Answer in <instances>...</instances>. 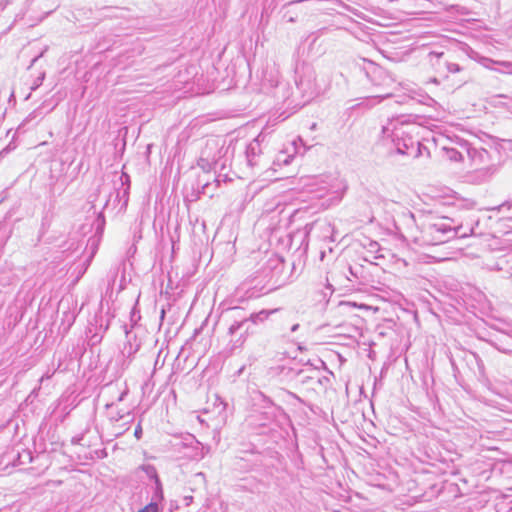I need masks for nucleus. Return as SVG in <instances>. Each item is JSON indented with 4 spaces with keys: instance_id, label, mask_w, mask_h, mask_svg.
<instances>
[{
    "instance_id": "nucleus-1",
    "label": "nucleus",
    "mask_w": 512,
    "mask_h": 512,
    "mask_svg": "<svg viewBox=\"0 0 512 512\" xmlns=\"http://www.w3.org/2000/svg\"><path fill=\"white\" fill-rule=\"evenodd\" d=\"M420 127L415 123L399 117L388 119L381 130V138L385 144L392 145L401 155L420 157L423 155L422 145L418 139Z\"/></svg>"
},
{
    "instance_id": "nucleus-2",
    "label": "nucleus",
    "mask_w": 512,
    "mask_h": 512,
    "mask_svg": "<svg viewBox=\"0 0 512 512\" xmlns=\"http://www.w3.org/2000/svg\"><path fill=\"white\" fill-rule=\"evenodd\" d=\"M463 230L462 225H456L449 217H430L426 219L420 229V235L415 237V242L422 246L440 245L455 237L464 238L474 234V227Z\"/></svg>"
},
{
    "instance_id": "nucleus-3",
    "label": "nucleus",
    "mask_w": 512,
    "mask_h": 512,
    "mask_svg": "<svg viewBox=\"0 0 512 512\" xmlns=\"http://www.w3.org/2000/svg\"><path fill=\"white\" fill-rule=\"evenodd\" d=\"M277 311L278 309H263L259 312L250 314L248 318L234 321L228 329V334L231 336L230 350L234 351L235 349L242 347V345L245 343L248 335L252 333L250 330V323L254 325L262 324L269 318L270 315Z\"/></svg>"
},
{
    "instance_id": "nucleus-4",
    "label": "nucleus",
    "mask_w": 512,
    "mask_h": 512,
    "mask_svg": "<svg viewBox=\"0 0 512 512\" xmlns=\"http://www.w3.org/2000/svg\"><path fill=\"white\" fill-rule=\"evenodd\" d=\"M229 146L225 147L224 142L218 138H210L206 141L201 151L198 165L205 171L211 169H224L227 165V154Z\"/></svg>"
},
{
    "instance_id": "nucleus-5",
    "label": "nucleus",
    "mask_w": 512,
    "mask_h": 512,
    "mask_svg": "<svg viewBox=\"0 0 512 512\" xmlns=\"http://www.w3.org/2000/svg\"><path fill=\"white\" fill-rule=\"evenodd\" d=\"M264 140V136L259 134L253 139L246 147L245 155L246 161L250 168H264L267 164L264 157L263 148L261 142Z\"/></svg>"
},
{
    "instance_id": "nucleus-6",
    "label": "nucleus",
    "mask_w": 512,
    "mask_h": 512,
    "mask_svg": "<svg viewBox=\"0 0 512 512\" xmlns=\"http://www.w3.org/2000/svg\"><path fill=\"white\" fill-rule=\"evenodd\" d=\"M309 366H311L312 368H306V369H303L300 371V375H303L302 377V382L303 383H306L308 380H312V379H315L317 378V381L319 383H322V380L320 377H318L316 374L319 373V369L321 367L323 368H326V364L324 361H322L321 359H318L316 361V364H310Z\"/></svg>"
},
{
    "instance_id": "nucleus-7",
    "label": "nucleus",
    "mask_w": 512,
    "mask_h": 512,
    "mask_svg": "<svg viewBox=\"0 0 512 512\" xmlns=\"http://www.w3.org/2000/svg\"><path fill=\"white\" fill-rule=\"evenodd\" d=\"M208 452L209 447H205L198 441L195 445L188 449L184 456L190 460H201Z\"/></svg>"
},
{
    "instance_id": "nucleus-8",
    "label": "nucleus",
    "mask_w": 512,
    "mask_h": 512,
    "mask_svg": "<svg viewBox=\"0 0 512 512\" xmlns=\"http://www.w3.org/2000/svg\"><path fill=\"white\" fill-rule=\"evenodd\" d=\"M114 406L115 404L112 402V403H107L105 405L106 409L109 410V418L111 421H115V422H118L122 419H125L127 418V423L132 421L133 420V417L131 415L130 412H126V413H122L121 411H118V410H114Z\"/></svg>"
},
{
    "instance_id": "nucleus-9",
    "label": "nucleus",
    "mask_w": 512,
    "mask_h": 512,
    "mask_svg": "<svg viewBox=\"0 0 512 512\" xmlns=\"http://www.w3.org/2000/svg\"><path fill=\"white\" fill-rule=\"evenodd\" d=\"M37 4L39 9L43 10V16L39 18V21H42L58 7L56 0H39Z\"/></svg>"
},
{
    "instance_id": "nucleus-10",
    "label": "nucleus",
    "mask_w": 512,
    "mask_h": 512,
    "mask_svg": "<svg viewBox=\"0 0 512 512\" xmlns=\"http://www.w3.org/2000/svg\"><path fill=\"white\" fill-rule=\"evenodd\" d=\"M164 500V492L160 479H156L154 482V491L152 495V500L149 504H154L156 507H159V503Z\"/></svg>"
},
{
    "instance_id": "nucleus-11",
    "label": "nucleus",
    "mask_w": 512,
    "mask_h": 512,
    "mask_svg": "<svg viewBox=\"0 0 512 512\" xmlns=\"http://www.w3.org/2000/svg\"><path fill=\"white\" fill-rule=\"evenodd\" d=\"M120 180H121V185L124 186L125 184H129V176L125 173H123L120 177ZM128 194H129V185H127L126 188L123 189V192L122 194L120 193V191L117 192V195L116 197L119 198V199H124V205L127 204L128 202Z\"/></svg>"
},
{
    "instance_id": "nucleus-12",
    "label": "nucleus",
    "mask_w": 512,
    "mask_h": 512,
    "mask_svg": "<svg viewBox=\"0 0 512 512\" xmlns=\"http://www.w3.org/2000/svg\"><path fill=\"white\" fill-rule=\"evenodd\" d=\"M140 469L154 482H156V479H160L157 473L156 468L151 464H144L140 466Z\"/></svg>"
},
{
    "instance_id": "nucleus-13",
    "label": "nucleus",
    "mask_w": 512,
    "mask_h": 512,
    "mask_svg": "<svg viewBox=\"0 0 512 512\" xmlns=\"http://www.w3.org/2000/svg\"><path fill=\"white\" fill-rule=\"evenodd\" d=\"M198 442V440L191 434H188L185 436L181 442H179L176 446L183 449H189L191 446L195 445Z\"/></svg>"
},
{
    "instance_id": "nucleus-14",
    "label": "nucleus",
    "mask_w": 512,
    "mask_h": 512,
    "mask_svg": "<svg viewBox=\"0 0 512 512\" xmlns=\"http://www.w3.org/2000/svg\"><path fill=\"white\" fill-rule=\"evenodd\" d=\"M445 152H446V156L447 158H449L450 160L452 161H460L462 160V155L459 151H457L456 149L454 148H444Z\"/></svg>"
},
{
    "instance_id": "nucleus-15",
    "label": "nucleus",
    "mask_w": 512,
    "mask_h": 512,
    "mask_svg": "<svg viewBox=\"0 0 512 512\" xmlns=\"http://www.w3.org/2000/svg\"><path fill=\"white\" fill-rule=\"evenodd\" d=\"M445 67L448 73H458L461 67L457 63L445 62Z\"/></svg>"
},
{
    "instance_id": "nucleus-16",
    "label": "nucleus",
    "mask_w": 512,
    "mask_h": 512,
    "mask_svg": "<svg viewBox=\"0 0 512 512\" xmlns=\"http://www.w3.org/2000/svg\"><path fill=\"white\" fill-rule=\"evenodd\" d=\"M138 512H161V508L156 507L154 504H148Z\"/></svg>"
},
{
    "instance_id": "nucleus-17",
    "label": "nucleus",
    "mask_w": 512,
    "mask_h": 512,
    "mask_svg": "<svg viewBox=\"0 0 512 512\" xmlns=\"http://www.w3.org/2000/svg\"><path fill=\"white\" fill-rule=\"evenodd\" d=\"M44 77L45 73H41L40 76L35 80L34 84L31 86L32 91L36 90L42 84Z\"/></svg>"
},
{
    "instance_id": "nucleus-18",
    "label": "nucleus",
    "mask_w": 512,
    "mask_h": 512,
    "mask_svg": "<svg viewBox=\"0 0 512 512\" xmlns=\"http://www.w3.org/2000/svg\"><path fill=\"white\" fill-rule=\"evenodd\" d=\"M504 208L511 209L512 208V200L506 201L498 206V210H502Z\"/></svg>"
},
{
    "instance_id": "nucleus-19",
    "label": "nucleus",
    "mask_w": 512,
    "mask_h": 512,
    "mask_svg": "<svg viewBox=\"0 0 512 512\" xmlns=\"http://www.w3.org/2000/svg\"><path fill=\"white\" fill-rule=\"evenodd\" d=\"M134 435L137 439H140L141 438V435H142V427H141V424L139 423L136 428H135V431H134Z\"/></svg>"
},
{
    "instance_id": "nucleus-20",
    "label": "nucleus",
    "mask_w": 512,
    "mask_h": 512,
    "mask_svg": "<svg viewBox=\"0 0 512 512\" xmlns=\"http://www.w3.org/2000/svg\"><path fill=\"white\" fill-rule=\"evenodd\" d=\"M127 393H128V390H127V389H125L124 391H122V392L120 393L119 397L117 398V401H118V402L123 401V400H124V398H125V396L127 395Z\"/></svg>"
},
{
    "instance_id": "nucleus-21",
    "label": "nucleus",
    "mask_w": 512,
    "mask_h": 512,
    "mask_svg": "<svg viewBox=\"0 0 512 512\" xmlns=\"http://www.w3.org/2000/svg\"><path fill=\"white\" fill-rule=\"evenodd\" d=\"M442 55H443V53H437V52H431V53L429 54V56H430L431 60H432L434 57H435V58H437V59H440V57H441Z\"/></svg>"
},
{
    "instance_id": "nucleus-22",
    "label": "nucleus",
    "mask_w": 512,
    "mask_h": 512,
    "mask_svg": "<svg viewBox=\"0 0 512 512\" xmlns=\"http://www.w3.org/2000/svg\"><path fill=\"white\" fill-rule=\"evenodd\" d=\"M42 55H43V53H41L40 55H38V56L34 57V58L32 59V61H31V65L29 66V68H30L31 66H33V65L37 62V60H38Z\"/></svg>"
},
{
    "instance_id": "nucleus-23",
    "label": "nucleus",
    "mask_w": 512,
    "mask_h": 512,
    "mask_svg": "<svg viewBox=\"0 0 512 512\" xmlns=\"http://www.w3.org/2000/svg\"><path fill=\"white\" fill-rule=\"evenodd\" d=\"M184 500L186 501V505H189V504H190V502L193 500V497H192V496H186V497L184 498Z\"/></svg>"
},
{
    "instance_id": "nucleus-24",
    "label": "nucleus",
    "mask_w": 512,
    "mask_h": 512,
    "mask_svg": "<svg viewBox=\"0 0 512 512\" xmlns=\"http://www.w3.org/2000/svg\"><path fill=\"white\" fill-rule=\"evenodd\" d=\"M299 329V324H294L292 327H291V332H296L297 330Z\"/></svg>"
},
{
    "instance_id": "nucleus-25",
    "label": "nucleus",
    "mask_w": 512,
    "mask_h": 512,
    "mask_svg": "<svg viewBox=\"0 0 512 512\" xmlns=\"http://www.w3.org/2000/svg\"><path fill=\"white\" fill-rule=\"evenodd\" d=\"M479 155H480V157H481V158H484V155H486V156H487V155H488V152H487L486 150H484V149H483L482 151H480V152H479Z\"/></svg>"
},
{
    "instance_id": "nucleus-26",
    "label": "nucleus",
    "mask_w": 512,
    "mask_h": 512,
    "mask_svg": "<svg viewBox=\"0 0 512 512\" xmlns=\"http://www.w3.org/2000/svg\"><path fill=\"white\" fill-rule=\"evenodd\" d=\"M341 198H342V196L338 194V195L335 197V202H336V203H338V202L341 200Z\"/></svg>"
},
{
    "instance_id": "nucleus-27",
    "label": "nucleus",
    "mask_w": 512,
    "mask_h": 512,
    "mask_svg": "<svg viewBox=\"0 0 512 512\" xmlns=\"http://www.w3.org/2000/svg\"><path fill=\"white\" fill-rule=\"evenodd\" d=\"M327 287L331 289V292L333 291V289L331 288V284H327Z\"/></svg>"
},
{
    "instance_id": "nucleus-28",
    "label": "nucleus",
    "mask_w": 512,
    "mask_h": 512,
    "mask_svg": "<svg viewBox=\"0 0 512 512\" xmlns=\"http://www.w3.org/2000/svg\"><path fill=\"white\" fill-rule=\"evenodd\" d=\"M422 149L427 150L425 146ZM426 154H429V151H426Z\"/></svg>"
},
{
    "instance_id": "nucleus-29",
    "label": "nucleus",
    "mask_w": 512,
    "mask_h": 512,
    "mask_svg": "<svg viewBox=\"0 0 512 512\" xmlns=\"http://www.w3.org/2000/svg\"><path fill=\"white\" fill-rule=\"evenodd\" d=\"M27 455H28V457H29V460L31 461V460H32V457H31L30 453H28Z\"/></svg>"
},
{
    "instance_id": "nucleus-30",
    "label": "nucleus",
    "mask_w": 512,
    "mask_h": 512,
    "mask_svg": "<svg viewBox=\"0 0 512 512\" xmlns=\"http://www.w3.org/2000/svg\"><path fill=\"white\" fill-rule=\"evenodd\" d=\"M289 21H290V22H294V18H292V17H291V18H289Z\"/></svg>"
}]
</instances>
